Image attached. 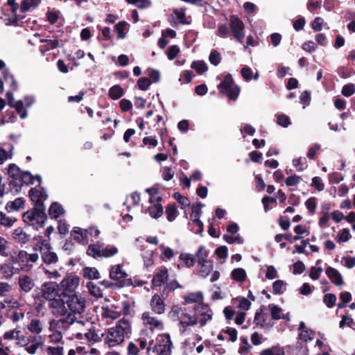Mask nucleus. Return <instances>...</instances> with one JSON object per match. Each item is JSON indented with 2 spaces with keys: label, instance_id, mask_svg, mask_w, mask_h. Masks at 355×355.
<instances>
[{
  "label": "nucleus",
  "instance_id": "c9c22d12",
  "mask_svg": "<svg viewBox=\"0 0 355 355\" xmlns=\"http://www.w3.org/2000/svg\"><path fill=\"white\" fill-rule=\"evenodd\" d=\"M21 169L15 164H10L8 167V175L15 180L19 179L21 173Z\"/></svg>",
  "mask_w": 355,
  "mask_h": 355
},
{
  "label": "nucleus",
  "instance_id": "69168bd1",
  "mask_svg": "<svg viewBox=\"0 0 355 355\" xmlns=\"http://www.w3.org/2000/svg\"><path fill=\"white\" fill-rule=\"evenodd\" d=\"M254 322L257 325H260L261 327H263L264 325V324L266 322V315L262 314L261 309L257 311V312L255 313Z\"/></svg>",
  "mask_w": 355,
  "mask_h": 355
},
{
  "label": "nucleus",
  "instance_id": "4be33fe9",
  "mask_svg": "<svg viewBox=\"0 0 355 355\" xmlns=\"http://www.w3.org/2000/svg\"><path fill=\"white\" fill-rule=\"evenodd\" d=\"M18 284L20 288L25 293L30 292L35 286L33 280L27 275L19 277Z\"/></svg>",
  "mask_w": 355,
  "mask_h": 355
},
{
  "label": "nucleus",
  "instance_id": "a19ab883",
  "mask_svg": "<svg viewBox=\"0 0 355 355\" xmlns=\"http://www.w3.org/2000/svg\"><path fill=\"white\" fill-rule=\"evenodd\" d=\"M10 107H14L15 108L16 112L20 115V118L21 119H24L27 116V112L24 108L23 101H16Z\"/></svg>",
  "mask_w": 355,
  "mask_h": 355
},
{
  "label": "nucleus",
  "instance_id": "cd10ccee",
  "mask_svg": "<svg viewBox=\"0 0 355 355\" xmlns=\"http://www.w3.org/2000/svg\"><path fill=\"white\" fill-rule=\"evenodd\" d=\"M63 213V207L58 202L52 203L49 209V214L52 218H58Z\"/></svg>",
  "mask_w": 355,
  "mask_h": 355
},
{
  "label": "nucleus",
  "instance_id": "9b49d317",
  "mask_svg": "<svg viewBox=\"0 0 355 355\" xmlns=\"http://www.w3.org/2000/svg\"><path fill=\"white\" fill-rule=\"evenodd\" d=\"M230 27L234 37L240 43L243 42L245 37L244 24L235 15H232L230 19Z\"/></svg>",
  "mask_w": 355,
  "mask_h": 355
},
{
  "label": "nucleus",
  "instance_id": "9d476101",
  "mask_svg": "<svg viewBox=\"0 0 355 355\" xmlns=\"http://www.w3.org/2000/svg\"><path fill=\"white\" fill-rule=\"evenodd\" d=\"M48 306L52 314L56 317H67L68 309L65 303V297L55 298L49 302Z\"/></svg>",
  "mask_w": 355,
  "mask_h": 355
},
{
  "label": "nucleus",
  "instance_id": "c85d7f7f",
  "mask_svg": "<svg viewBox=\"0 0 355 355\" xmlns=\"http://www.w3.org/2000/svg\"><path fill=\"white\" fill-rule=\"evenodd\" d=\"M259 355H285V352L284 348L276 345L262 350Z\"/></svg>",
  "mask_w": 355,
  "mask_h": 355
},
{
  "label": "nucleus",
  "instance_id": "393cba45",
  "mask_svg": "<svg viewBox=\"0 0 355 355\" xmlns=\"http://www.w3.org/2000/svg\"><path fill=\"white\" fill-rule=\"evenodd\" d=\"M31 236L27 234L22 229L17 228L14 230L13 238L17 241L25 244L30 240Z\"/></svg>",
  "mask_w": 355,
  "mask_h": 355
},
{
  "label": "nucleus",
  "instance_id": "20e7f679",
  "mask_svg": "<svg viewBox=\"0 0 355 355\" xmlns=\"http://www.w3.org/2000/svg\"><path fill=\"white\" fill-rule=\"evenodd\" d=\"M16 345L24 347L25 350L30 354H35L37 349L44 343L42 336L24 334L18 329L16 334Z\"/></svg>",
  "mask_w": 355,
  "mask_h": 355
},
{
  "label": "nucleus",
  "instance_id": "72a5a7b5",
  "mask_svg": "<svg viewBox=\"0 0 355 355\" xmlns=\"http://www.w3.org/2000/svg\"><path fill=\"white\" fill-rule=\"evenodd\" d=\"M123 95V90L119 85H115L109 89V96L113 100H117Z\"/></svg>",
  "mask_w": 355,
  "mask_h": 355
},
{
  "label": "nucleus",
  "instance_id": "f257e3e1",
  "mask_svg": "<svg viewBox=\"0 0 355 355\" xmlns=\"http://www.w3.org/2000/svg\"><path fill=\"white\" fill-rule=\"evenodd\" d=\"M131 325L128 320H119L116 325L110 328L105 338V343L113 347L123 343L125 338L131 335Z\"/></svg>",
  "mask_w": 355,
  "mask_h": 355
},
{
  "label": "nucleus",
  "instance_id": "6e6552de",
  "mask_svg": "<svg viewBox=\"0 0 355 355\" xmlns=\"http://www.w3.org/2000/svg\"><path fill=\"white\" fill-rule=\"evenodd\" d=\"M220 92L232 99H235L239 94L240 89L236 85H233V79L230 74H227L223 80L218 86Z\"/></svg>",
  "mask_w": 355,
  "mask_h": 355
},
{
  "label": "nucleus",
  "instance_id": "49530a36",
  "mask_svg": "<svg viewBox=\"0 0 355 355\" xmlns=\"http://www.w3.org/2000/svg\"><path fill=\"white\" fill-rule=\"evenodd\" d=\"M269 308L271 311V316L273 320H279L281 318H286L284 315H282V310L277 305L270 304Z\"/></svg>",
  "mask_w": 355,
  "mask_h": 355
},
{
  "label": "nucleus",
  "instance_id": "1a4fd4ad",
  "mask_svg": "<svg viewBox=\"0 0 355 355\" xmlns=\"http://www.w3.org/2000/svg\"><path fill=\"white\" fill-rule=\"evenodd\" d=\"M110 277L116 281L120 287L128 286L132 284V281L131 279L128 278V274L122 270L120 265H115L111 267Z\"/></svg>",
  "mask_w": 355,
  "mask_h": 355
},
{
  "label": "nucleus",
  "instance_id": "ea45409f",
  "mask_svg": "<svg viewBox=\"0 0 355 355\" xmlns=\"http://www.w3.org/2000/svg\"><path fill=\"white\" fill-rule=\"evenodd\" d=\"M41 0H24L20 6V10L22 12H26L31 7H37Z\"/></svg>",
  "mask_w": 355,
  "mask_h": 355
},
{
  "label": "nucleus",
  "instance_id": "dca6fc26",
  "mask_svg": "<svg viewBox=\"0 0 355 355\" xmlns=\"http://www.w3.org/2000/svg\"><path fill=\"white\" fill-rule=\"evenodd\" d=\"M142 320L144 324L149 326V328L153 331L154 329L162 330L164 329L163 323L161 320L150 315L148 312L142 314Z\"/></svg>",
  "mask_w": 355,
  "mask_h": 355
},
{
  "label": "nucleus",
  "instance_id": "e2e57ef3",
  "mask_svg": "<svg viewBox=\"0 0 355 355\" xmlns=\"http://www.w3.org/2000/svg\"><path fill=\"white\" fill-rule=\"evenodd\" d=\"M63 347L61 345L49 346L46 348L48 355H63Z\"/></svg>",
  "mask_w": 355,
  "mask_h": 355
},
{
  "label": "nucleus",
  "instance_id": "f704fd0d",
  "mask_svg": "<svg viewBox=\"0 0 355 355\" xmlns=\"http://www.w3.org/2000/svg\"><path fill=\"white\" fill-rule=\"evenodd\" d=\"M101 245L98 243L89 245L87 254L94 258L101 257Z\"/></svg>",
  "mask_w": 355,
  "mask_h": 355
},
{
  "label": "nucleus",
  "instance_id": "f8f14e48",
  "mask_svg": "<svg viewBox=\"0 0 355 355\" xmlns=\"http://www.w3.org/2000/svg\"><path fill=\"white\" fill-rule=\"evenodd\" d=\"M79 285V278L75 276H67L60 282L62 288V297L76 294L75 291Z\"/></svg>",
  "mask_w": 355,
  "mask_h": 355
},
{
  "label": "nucleus",
  "instance_id": "864d4df0",
  "mask_svg": "<svg viewBox=\"0 0 355 355\" xmlns=\"http://www.w3.org/2000/svg\"><path fill=\"white\" fill-rule=\"evenodd\" d=\"M118 252V249L114 246L103 248L101 246V257H110Z\"/></svg>",
  "mask_w": 355,
  "mask_h": 355
},
{
  "label": "nucleus",
  "instance_id": "39448f33",
  "mask_svg": "<svg viewBox=\"0 0 355 355\" xmlns=\"http://www.w3.org/2000/svg\"><path fill=\"white\" fill-rule=\"evenodd\" d=\"M45 210L46 207L41 205L34 207L32 210L27 211L23 214L24 222L29 225L42 227L46 218Z\"/></svg>",
  "mask_w": 355,
  "mask_h": 355
},
{
  "label": "nucleus",
  "instance_id": "774afa93",
  "mask_svg": "<svg viewBox=\"0 0 355 355\" xmlns=\"http://www.w3.org/2000/svg\"><path fill=\"white\" fill-rule=\"evenodd\" d=\"M301 181V178L297 175H293L288 177L286 180V184L288 187L296 186Z\"/></svg>",
  "mask_w": 355,
  "mask_h": 355
},
{
  "label": "nucleus",
  "instance_id": "58836bf2",
  "mask_svg": "<svg viewBox=\"0 0 355 355\" xmlns=\"http://www.w3.org/2000/svg\"><path fill=\"white\" fill-rule=\"evenodd\" d=\"M184 304L194 303L202 300V295L201 293H191L184 297Z\"/></svg>",
  "mask_w": 355,
  "mask_h": 355
},
{
  "label": "nucleus",
  "instance_id": "0eeeda50",
  "mask_svg": "<svg viewBox=\"0 0 355 355\" xmlns=\"http://www.w3.org/2000/svg\"><path fill=\"white\" fill-rule=\"evenodd\" d=\"M157 343L153 347H152L153 340L149 343V345L147 347L148 352L153 349L154 352H157V355H171L173 343L169 334L159 335L157 338Z\"/></svg>",
  "mask_w": 355,
  "mask_h": 355
},
{
  "label": "nucleus",
  "instance_id": "5fc2aeb1",
  "mask_svg": "<svg viewBox=\"0 0 355 355\" xmlns=\"http://www.w3.org/2000/svg\"><path fill=\"white\" fill-rule=\"evenodd\" d=\"M19 180L26 184L34 183V176L29 171H22Z\"/></svg>",
  "mask_w": 355,
  "mask_h": 355
},
{
  "label": "nucleus",
  "instance_id": "f3484780",
  "mask_svg": "<svg viewBox=\"0 0 355 355\" xmlns=\"http://www.w3.org/2000/svg\"><path fill=\"white\" fill-rule=\"evenodd\" d=\"M168 277L166 268L159 269L155 274L152 280L153 287H160L165 284Z\"/></svg>",
  "mask_w": 355,
  "mask_h": 355
},
{
  "label": "nucleus",
  "instance_id": "423d86ee",
  "mask_svg": "<svg viewBox=\"0 0 355 355\" xmlns=\"http://www.w3.org/2000/svg\"><path fill=\"white\" fill-rule=\"evenodd\" d=\"M65 297V303L68 309V315H81L86 309V300L80 295H69Z\"/></svg>",
  "mask_w": 355,
  "mask_h": 355
},
{
  "label": "nucleus",
  "instance_id": "f03ea898",
  "mask_svg": "<svg viewBox=\"0 0 355 355\" xmlns=\"http://www.w3.org/2000/svg\"><path fill=\"white\" fill-rule=\"evenodd\" d=\"M91 326L88 320H83L81 315H68L67 317L58 320L51 321V328L54 327L60 330H68L71 328L73 330L86 331L87 328Z\"/></svg>",
  "mask_w": 355,
  "mask_h": 355
},
{
  "label": "nucleus",
  "instance_id": "680f3d73",
  "mask_svg": "<svg viewBox=\"0 0 355 355\" xmlns=\"http://www.w3.org/2000/svg\"><path fill=\"white\" fill-rule=\"evenodd\" d=\"M341 93L346 97H349L355 93V85L349 83L344 85L342 88Z\"/></svg>",
  "mask_w": 355,
  "mask_h": 355
},
{
  "label": "nucleus",
  "instance_id": "2eb2a0df",
  "mask_svg": "<svg viewBox=\"0 0 355 355\" xmlns=\"http://www.w3.org/2000/svg\"><path fill=\"white\" fill-rule=\"evenodd\" d=\"M47 196H48L45 191H42L36 188H31L29 191V197L33 202L35 207H37V205L46 207L44 202L46 200Z\"/></svg>",
  "mask_w": 355,
  "mask_h": 355
},
{
  "label": "nucleus",
  "instance_id": "a18cd8bd",
  "mask_svg": "<svg viewBox=\"0 0 355 355\" xmlns=\"http://www.w3.org/2000/svg\"><path fill=\"white\" fill-rule=\"evenodd\" d=\"M166 214L168 221H173L177 217L178 211L175 205H169L166 207Z\"/></svg>",
  "mask_w": 355,
  "mask_h": 355
},
{
  "label": "nucleus",
  "instance_id": "79ce46f5",
  "mask_svg": "<svg viewBox=\"0 0 355 355\" xmlns=\"http://www.w3.org/2000/svg\"><path fill=\"white\" fill-rule=\"evenodd\" d=\"M14 267L10 263H5L1 266V272L4 275L6 279L10 278L13 274Z\"/></svg>",
  "mask_w": 355,
  "mask_h": 355
},
{
  "label": "nucleus",
  "instance_id": "7c9ffc66",
  "mask_svg": "<svg viewBox=\"0 0 355 355\" xmlns=\"http://www.w3.org/2000/svg\"><path fill=\"white\" fill-rule=\"evenodd\" d=\"M83 277L89 279H98L100 273L96 268L86 267L83 270Z\"/></svg>",
  "mask_w": 355,
  "mask_h": 355
},
{
  "label": "nucleus",
  "instance_id": "b1692460",
  "mask_svg": "<svg viewBox=\"0 0 355 355\" xmlns=\"http://www.w3.org/2000/svg\"><path fill=\"white\" fill-rule=\"evenodd\" d=\"M27 328L32 334L38 335L42 331L43 325L40 320L34 318L31 320Z\"/></svg>",
  "mask_w": 355,
  "mask_h": 355
},
{
  "label": "nucleus",
  "instance_id": "de8ad7c7",
  "mask_svg": "<svg viewBox=\"0 0 355 355\" xmlns=\"http://www.w3.org/2000/svg\"><path fill=\"white\" fill-rule=\"evenodd\" d=\"M130 4L136 6L139 9L149 8L152 3L150 0H126Z\"/></svg>",
  "mask_w": 355,
  "mask_h": 355
},
{
  "label": "nucleus",
  "instance_id": "13d9d810",
  "mask_svg": "<svg viewBox=\"0 0 355 355\" xmlns=\"http://www.w3.org/2000/svg\"><path fill=\"white\" fill-rule=\"evenodd\" d=\"M273 293L280 295L285 291V283L282 280H277L272 284Z\"/></svg>",
  "mask_w": 355,
  "mask_h": 355
},
{
  "label": "nucleus",
  "instance_id": "473e14b6",
  "mask_svg": "<svg viewBox=\"0 0 355 355\" xmlns=\"http://www.w3.org/2000/svg\"><path fill=\"white\" fill-rule=\"evenodd\" d=\"M200 266L199 273L203 277H206L212 270L213 264L211 261H205V263H198Z\"/></svg>",
  "mask_w": 355,
  "mask_h": 355
},
{
  "label": "nucleus",
  "instance_id": "c756f323",
  "mask_svg": "<svg viewBox=\"0 0 355 355\" xmlns=\"http://www.w3.org/2000/svg\"><path fill=\"white\" fill-rule=\"evenodd\" d=\"M233 279L239 282H243L246 279V272L243 268H238L234 269L231 272Z\"/></svg>",
  "mask_w": 355,
  "mask_h": 355
},
{
  "label": "nucleus",
  "instance_id": "8fccbe9b",
  "mask_svg": "<svg viewBox=\"0 0 355 355\" xmlns=\"http://www.w3.org/2000/svg\"><path fill=\"white\" fill-rule=\"evenodd\" d=\"M180 259L182 260L189 268L193 266L196 263V258L191 254L182 253L180 256Z\"/></svg>",
  "mask_w": 355,
  "mask_h": 355
},
{
  "label": "nucleus",
  "instance_id": "052dcab7",
  "mask_svg": "<svg viewBox=\"0 0 355 355\" xmlns=\"http://www.w3.org/2000/svg\"><path fill=\"white\" fill-rule=\"evenodd\" d=\"M60 15V12L58 10H49L46 13L47 21L51 24H55L58 21Z\"/></svg>",
  "mask_w": 355,
  "mask_h": 355
},
{
  "label": "nucleus",
  "instance_id": "5701e85b",
  "mask_svg": "<svg viewBox=\"0 0 355 355\" xmlns=\"http://www.w3.org/2000/svg\"><path fill=\"white\" fill-rule=\"evenodd\" d=\"M25 200L22 198H17L13 201H9L6 205V209L8 212L18 211L24 205Z\"/></svg>",
  "mask_w": 355,
  "mask_h": 355
},
{
  "label": "nucleus",
  "instance_id": "2f4dec72",
  "mask_svg": "<svg viewBox=\"0 0 355 355\" xmlns=\"http://www.w3.org/2000/svg\"><path fill=\"white\" fill-rule=\"evenodd\" d=\"M148 211L151 217L158 218L163 214V207L160 204L157 203L153 206L149 207Z\"/></svg>",
  "mask_w": 355,
  "mask_h": 355
},
{
  "label": "nucleus",
  "instance_id": "e433bc0d",
  "mask_svg": "<svg viewBox=\"0 0 355 355\" xmlns=\"http://www.w3.org/2000/svg\"><path fill=\"white\" fill-rule=\"evenodd\" d=\"M87 287L88 288L89 293L91 295L99 298L103 297V293L100 287L95 285L92 282H88L87 284Z\"/></svg>",
  "mask_w": 355,
  "mask_h": 355
},
{
  "label": "nucleus",
  "instance_id": "bb28decb",
  "mask_svg": "<svg viewBox=\"0 0 355 355\" xmlns=\"http://www.w3.org/2000/svg\"><path fill=\"white\" fill-rule=\"evenodd\" d=\"M189 228L195 234H200L203 232V223L199 218L191 219L188 223Z\"/></svg>",
  "mask_w": 355,
  "mask_h": 355
},
{
  "label": "nucleus",
  "instance_id": "aec40b11",
  "mask_svg": "<svg viewBox=\"0 0 355 355\" xmlns=\"http://www.w3.org/2000/svg\"><path fill=\"white\" fill-rule=\"evenodd\" d=\"M71 235L73 236L74 240L83 245H87L89 242L87 230L76 227L73 228Z\"/></svg>",
  "mask_w": 355,
  "mask_h": 355
},
{
  "label": "nucleus",
  "instance_id": "a878e982",
  "mask_svg": "<svg viewBox=\"0 0 355 355\" xmlns=\"http://www.w3.org/2000/svg\"><path fill=\"white\" fill-rule=\"evenodd\" d=\"M177 288H182V286L175 280L166 283L161 293V296L163 299H166L168 297V293Z\"/></svg>",
  "mask_w": 355,
  "mask_h": 355
},
{
  "label": "nucleus",
  "instance_id": "4d7b16f0",
  "mask_svg": "<svg viewBox=\"0 0 355 355\" xmlns=\"http://www.w3.org/2000/svg\"><path fill=\"white\" fill-rule=\"evenodd\" d=\"M336 302V296L332 293H327L324 295L323 302L328 308H332Z\"/></svg>",
  "mask_w": 355,
  "mask_h": 355
},
{
  "label": "nucleus",
  "instance_id": "a211bd4d",
  "mask_svg": "<svg viewBox=\"0 0 355 355\" xmlns=\"http://www.w3.org/2000/svg\"><path fill=\"white\" fill-rule=\"evenodd\" d=\"M162 298L161 295L155 294L150 300L151 309L157 314H162L165 311V304Z\"/></svg>",
  "mask_w": 355,
  "mask_h": 355
},
{
  "label": "nucleus",
  "instance_id": "7ed1b4c3",
  "mask_svg": "<svg viewBox=\"0 0 355 355\" xmlns=\"http://www.w3.org/2000/svg\"><path fill=\"white\" fill-rule=\"evenodd\" d=\"M194 316L184 314V319L181 320L179 322L180 325L193 326L199 322L200 327H202L207 324L208 320L212 318V311L207 305L199 304L194 307Z\"/></svg>",
  "mask_w": 355,
  "mask_h": 355
},
{
  "label": "nucleus",
  "instance_id": "412c9836",
  "mask_svg": "<svg viewBox=\"0 0 355 355\" xmlns=\"http://www.w3.org/2000/svg\"><path fill=\"white\" fill-rule=\"evenodd\" d=\"M326 274L330 280L336 286H340L343 284V277L340 273L335 268L332 267H327L326 270Z\"/></svg>",
  "mask_w": 355,
  "mask_h": 355
},
{
  "label": "nucleus",
  "instance_id": "ddd939ff",
  "mask_svg": "<svg viewBox=\"0 0 355 355\" xmlns=\"http://www.w3.org/2000/svg\"><path fill=\"white\" fill-rule=\"evenodd\" d=\"M42 297L49 302L55 299L57 296L61 297L60 294L59 285L54 282L44 283L42 286Z\"/></svg>",
  "mask_w": 355,
  "mask_h": 355
},
{
  "label": "nucleus",
  "instance_id": "6ab92c4d",
  "mask_svg": "<svg viewBox=\"0 0 355 355\" xmlns=\"http://www.w3.org/2000/svg\"><path fill=\"white\" fill-rule=\"evenodd\" d=\"M83 336L89 342L97 343L101 340V336L98 335L96 331L91 327L86 329V331L83 333L81 331L77 332L76 334V338L77 339H83Z\"/></svg>",
  "mask_w": 355,
  "mask_h": 355
},
{
  "label": "nucleus",
  "instance_id": "37998d69",
  "mask_svg": "<svg viewBox=\"0 0 355 355\" xmlns=\"http://www.w3.org/2000/svg\"><path fill=\"white\" fill-rule=\"evenodd\" d=\"M128 24L125 21H121L115 25L114 29L117 32V37L123 39L125 37V31L127 29Z\"/></svg>",
  "mask_w": 355,
  "mask_h": 355
},
{
  "label": "nucleus",
  "instance_id": "4c0bfd02",
  "mask_svg": "<svg viewBox=\"0 0 355 355\" xmlns=\"http://www.w3.org/2000/svg\"><path fill=\"white\" fill-rule=\"evenodd\" d=\"M196 255L198 259V263H205V261H209L207 259L209 252L205 249V247L203 245H200L198 248V250Z\"/></svg>",
  "mask_w": 355,
  "mask_h": 355
},
{
  "label": "nucleus",
  "instance_id": "3c124183",
  "mask_svg": "<svg viewBox=\"0 0 355 355\" xmlns=\"http://www.w3.org/2000/svg\"><path fill=\"white\" fill-rule=\"evenodd\" d=\"M191 67L200 74L203 73L207 70V66L203 61H193L191 63Z\"/></svg>",
  "mask_w": 355,
  "mask_h": 355
},
{
  "label": "nucleus",
  "instance_id": "0e129e2a",
  "mask_svg": "<svg viewBox=\"0 0 355 355\" xmlns=\"http://www.w3.org/2000/svg\"><path fill=\"white\" fill-rule=\"evenodd\" d=\"M15 220L7 216L6 214L0 211V224L6 227H11Z\"/></svg>",
  "mask_w": 355,
  "mask_h": 355
},
{
  "label": "nucleus",
  "instance_id": "6e6d98bb",
  "mask_svg": "<svg viewBox=\"0 0 355 355\" xmlns=\"http://www.w3.org/2000/svg\"><path fill=\"white\" fill-rule=\"evenodd\" d=\"M209 60L213 65L218 66L221 60L220 53L216 50H211L209 54Z\"/></svg>",
  "mask_w": 355,
  "mask_h": 355
},
{
  "label": "nucleus",
  "instance_id": "338daca9",
  "mask_svg": "<svg viewBox=\"0 0 355 355\" xmlns=\"http://www.w3.org/2000/svg\"><path fill=\"white\" fill-rule=\"evenodd\" d=\"M150 85V81L146 77L139 78L137 80V86L142 91H146Z\"/></svg>",
  "mask_w": 355,
  "mask_h": 355
},
{
  "label": "nucleus",
  "instance_id": "c03bdc74",
  "mask_svg": "<svg viewBox=\"0 0 355 355\" xmlns=\"http://www.w3.org/2000/svg\"><path fill=\"white\" fill-rule=\"evenodd\" d=\"M315 332L309 329L307 330H304L302 332H300L298 334V339L303 340L304 342L311 341L314 338Z\"/></svg>",
  "mask_w": 355,
  "mask_h": 355
},
{
  "label": "nucleus",
  "instance_id": "bf43d9fd",
  "mask_svg": "<svg viewBox=\"0 0 355 355\" xmlns=\"http://www.w3.org/2000/svg\"><path fill=\"white\" fill-rule=\"evenodd\" d=\"M103 315L107 318L116 319L121 315V313L119 311L107 307L105 309H103Z\"/></svg>",
  "mask_w": 355,
  "mask_h": 355
},
{
  "label": "nucleus",
  "instance_id": "603ef678",
  "mask_svg": "<svg viewBox=\"0 0 355 355\" xmlns=\"http://www.w3.org/2000/svg\"><path fill=\"white\" fill-rule=\"evenodd\" d=\"M41 42H44L45 44L43 46V48L44 49V51L42 52V54H44L45 51H50L51 49H54L58 46V40H41Z\"/></svg>",
  "mask_w": 355,
  "mask_h": 355
},
{
  "label": "nucleus",
  "instance_id": "4468645a",
  "mask_svg": "<svg viewBox=\"0 0 355 355\" xmlns=\"http://www.w3.org/2000/svg\"><path fill=\"white\" fill-rule=\"evenodd\" d=\"M41 258L48 265L56 263L58 261L56 253L52 250L49 243H45L44 248H41Z\"/></svg>",
  "mask_w": 355,
  "mask_h": 355
},
{
  "label": "nucleus",
  "instance_id": "09e8293b",
  "mask_svg": "<svg viewBox=\"0 0 355 355\" xmlns=\"http://www.w3.org/2000/svg\"><path fill=\"white\" fill-rule=\"evenodd\" d=\"M24 17H20L19 15H14L10 17L6 15L1 17V19L6 26H16L19 20L23 19Z\"/></svg>",
  "mask_w": 355,
  "mask_h": 355
}]
</instances>
